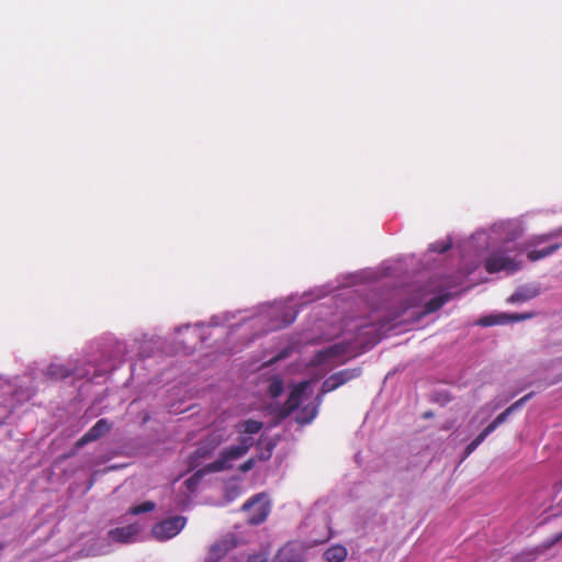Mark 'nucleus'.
Wrapping results in <instances>:
<instances>
[{"label": "nucleus", "mask_w": 562, "mask_h": 562, "mask_svg": "<svg viewBox=\"0 0 562 562\" xmlns=\"http://www.w3.org/2000/svg\"><path fill=\"white\" fill-rule=\"evenodd\" d=\"M72 374V369L67 366L60 363H52L47 367L45 371V375L49 380H61L70 376Z\"/></svg>", "instance_id": "4468645a"}, {"label": "nucleus", "mask_w": 562, "mask_h": 562, "mask_svg": "<svg viewBox=\"0 0 562 562\" xmlns=\"http://www.w3.org/2000/svg\"><path fill=\"white\" fill-rule=\"evenodd\" d=\"M484 267L488 273H496L499 271L514 273L519 269V262L510 258L504 250L498 249L493 251L485 259Z\"/></svg>", "instance_id": "20e7f679"}, {"label": "nucleus", "mask_w": 562, "mask_h": 562, "mask_svg": "<svg viewBox=\"0 0 562 562\" xmlns=\"http://www.w3.org/2000/svg\"><path fill=\"white\" fill-rule=\"evenodd\" d=\"M539 294V289L522 286L517 289L509 297V303H521L536 297Z\"/></svg>", "instance_id": "ddd939ff"}, {"label": "nucleus", "mask_w": 562, "mask_h": 562, "mask_svg": "<svg viewBox=\"0 0 562 562\" xmlns=\"http://www.w3.org/2000/svg\"><path fill=\"white\" fill-rule=\"evenodd\" d=\"M533 313H525V314H501V315H488L480 319L479 324L482 326H494L498 324H506L508 322H519L524 319L531 318Z\"/></svg>", "instance_id": "9d476101"}, {"label": "nucleus", "mask_w": 562, "mask_h": 562, "mask_svg": "<svg viewBox=\"0 0 562 562\" xmlns=\"http://www.w3.org/2000/svg\"><path fill=\"white\" fill-rule=\"evenodd\" d=\"M335 373L339 378V380L342 382V384H346L347 382L360 376L361 369L360 368H350V369L340 370Z\"/></svg>", "instance_id": "aec40b11"}, {"label": "nucleus", "mask_w": 562, "mask_h": 562, "mask_svg": "<svg viewBox=\"0 0 562 562\" xmlns=\"http://www.w3.org/2000/svg\"><path fill=\"white\" fill-rule=\"evenodd\" d=\"M270 509V502L265 493L254 495L241 506V510L248 513V522L254 526L262 524Z\"/></svg>", "instance_id": "7ed1b4c3"}, {"label": "nucleus", "mask_w": 562, "mask_h": 562, "mask_svg": "<svg viewBox=\"0 0 562 562\" xmlns=\"http://www.w3.org/2000/svg\"><path fill=\"white\" fill-rule=\"evenodd\" d=\"M112 428V424L106 418L99 419L76 443L78 448L95 441L108 434Z\"/></svg>", "instance_id": "0eeeda50"}, {"label": "nucleus", "mask_w": 562, "mask_h": 562, "mask_svg": "<svg viewBox=\"0 0 562 562\" xmlns=\"http://www.w3.org/2000/svg\"><path fill=\"white\" fill-rule=\"evenodd\" d=\"M155 509V503L147 501L137 506H133L130 508V514L139 515L143 513H148Z\"/></svg>", "instance_id": "b1692460"}, {"label": "nucleus", "mask_w": 562, "mask_h": 562, "mask_svg": "<svg viewBox=\"0 0 562 562\" xmlns=\"http://www.w3.org/2000/svg\"><path fill=\"white\" fill-rule=\"evenodd\" d=\"M187 519L183 516H173L156 524L151 533L159 541H165L177 536L186 526Z\"/></svg>", "instance_id": "39448f33"}, {"label": "nucleus", "mask_w": 562, "mask_h": 562, "mask_svg": "<svg viewBox=\"0 0 562 562\" xmlns=\"http://www.w3.org/2000/svg\"><path fill=\"white\" fill-rule=\"evenodd\" d=\"M341 385L344 384L336 375V373H333L330 376L325 379L321 387V393L316 396V401H318V404L322 403L324 394L333 392Z\"/></svg>", "instance_id": "f3484780"}, {"label": "nucleus", "mask_w": 562, "mask_h": 562, "mask_svg": "<svg viewBox=\"0 0 562 562\" xmlns=\"http://www.w3.org/2000/svg\"><path fill=\"white\" fill-rule=\"evenodd\" d=\"M561 540H562V532L557 533L552 538L547 539L546 542L543 543V547H544V549H549Z\"/></svg>", "instance_id": "a878e982"}, {"label": "nucleus", "mask_w": 562, "mask_h": 562, "mask_svg": "<svg viewBox=\"0 0 562 562\" xmlns=\"http://www.w3.org/2000/svg\"><path fill=\"white\" fill-rule=\"evenodd\" d=\"M450 299V294H441L429 300L424 307L423 315L440 310Z\"/></svg>", "instance_id": "6ab92c4d"}, {"label": "nucleus", "mask_w": 562, "mask_h": 562, "mask_svg": "<svg viewBox=\"0 0 562 562\" xmlns=\"http://www.w3.org/2000/svg\"><path fill=\"white\" fill-rule=\"evenodd\" d=\"M138 533L139 527L136 524H131L109 530L108 537L113 542L126 544L134 542Z\"/></svg>", "instance_id": "6e6552de"}, {"label": "nucleus", "mask_w": 562, "mask_h": 562, "mask_svg": "<svg viewBox=\"0 0 562 562\" xmlns=\"http://www.w3.org/2000/svg\"><path fill=\"white\" fill-rule=\"evenodd\" d=\"M265 445H266V450L259 454L260 460H268L272 456L274 442H272L271 440H268Z\"/></svg>", "instance_id": "393cba45"}, {"label": "nucleus", "mask_w": 562, "mask_h": 562, "mask_svg": "<svg viewBox=\"0 0 562 562\" xmlns=\"http://www.w3.org/2000/svg\"><path fill=\"white\" fill-rule=\"evenodd\" d=\"M272 562H302V559L300 552L292 544H285L279 549Z\"/></svg>", "instance_id": "f8f14e48"}, {"label": "nucleus", "mask_w": 562, "mask_h": 562, "mask_svg": "<svg viewBox=\"0 0 562 562\" xmlns=\"http://www.w3.org/2000/svg\"><path fill=\"white\" fill-rule=\"evenodd\" d=\"M263 424L258 420L247 419L241 424L243 431L249 435L257 434L261 430Z\"/></svg>", "instance_id": "4be33fe9"}, {"label": "nucleus", "mask_w": 562, "mask_h": 562, "mask_svg": "<svg viewBox=\"0 0 562 562\" xmlns=\"http://www.w3.org/2000/svg\"><path fill=\"white\" fill-rule=\"evenodd\" d=\"M490 434L483 429L465 448L464 459L468 458L485 440Z\"/></svg>", "instance_id": "412c9836"}, {"label": "nucleus", "mask_w": 562, "mask_h": 562, "mask_svg": "<svg viewBox=\"0 0 562 562\" xmlns=\"http://www.w3.org/2000/svg\"><path fill=\"white\" fill-rule=\"evenodd\" d=\"M430 248L432 251L443 254L450 248V244H431Z\"/></svg>", "instance_id": "bb28decb"}, {"label": "nucleus", "mask_w": 562, "mask_h": 562, "mask_svg": "<svg viewBox=\"0 0 562 562\" xmlns=\"http://www.w3.org/2000/svg\"><path fill=\"white\" fill-rule=\"evenodd\" d=\"M318 402L316 404H307L303 406L296 414L295 420L300 425L310 424L317 415Z\"/></svg>", "instance_id": "2eb2a0df"}, {"label": "nucleus", "mask_w": 562, "mask_h": 562, "mask_svg": "<svg viewBox=\"0 0 562 562\" xmlns=\"http://www.w3.org/2000/svg\"><path fill=\"white\" fill-rule=\"evenodd\" d=\"M247 562H267V558L263 554H252Z\"/></svg>", "instance_id": "c85d7f7f"}, {"label": "nucleus", "mask_w": 562, "mask_h": 562, "mask_svg": "<svg viewBox=\"0 0 562 562\" xmlns=\"http://www.w3.org/2000/svg\"><path fill=\"white\" fill-rule=\"evenodd\" d=\"M252 445L254 439L251 437H240L238 445L224 449L214 462L206 464L202 470L198 471L187 481V484L189 485L193 480L201 479L204 473L221 472L231 469V462L245 456Z\"/></svg>", "instance_id": "f03ea898"}, {"label": "nucleus", "mask_w": 562, "mask_h": 562, "mask_svg": "<svg viewBox=\"0 0 562 562\" xmlns=\"http://www.w3.org/2000/svg\"><path fill=\"white\" fill-rule=\"evenodd\" d=\"M341 385L344 384L336 375V373H333L330 376L325 379L321 387V393L316 396V401H318V404L322 403L324 394L333 392Z\"/></svg>", "instance_id": "dca6fc26"}, {"label": "nucleus", "mask_w": 562, "mask_h": 562, "mask_svg": "<svg viewBox=\"0 0 562 562\" xmlns=\"http://www.w3.org/2000/svg\"><path fill=\"white\" fill-rule=\"evenodd\" d=\"M283 392V382L279 378H274L268 387V393L272 398H277Z\"/></svg>", "instance_id": "5701e85b"}, {"label": "nucleus", "mask_w": 562, "mask_h": 562, "mask_svg": "<svg viewBox=\"0 0 562 562\" xmlns=\"http://www.w3.org/2000/svg\"><path fill=\"white\" fill-rule=\"evenodd\" d=\"M532 395H533L532 392L528 393L525 396H522L521 398H519L518 401H516L515 403H513L504 412H502L499 415H497L496 418L493 422H491L484 429L488 434H492L498 426L504 424L513 413L520 409L526 404V402L532 397Z\"/></svg>", "instance_id": "1a4fd4ad"}, {"label": "nucleus", "mask_w": 562, "mask_h": 562, "mask_svg": "<svg viewBox=\"0 0 562 562\" xmlns=\"http://www.w3.org/2000/svg\"><path fill=\"white\" fill-rule=\"evenodd\" d=\"M236 547L234 537H226L214 543L210 549L209 561L217 562L221 560L229 550Z\"/></svg>", "instance_id": "9b49d317"}, {"label": "nucleus", "mask_w": 562, "mask_h": 562, "mask_svg": "<svg viewBox=\"0 0 562 562\" xmlns=\"http://www.w3.org/2000/svg\"><path fill=\"white\" fill-rule=\"evenodd\" d=\"M255 465V461L252 459H248L247 461H245L240 467H239V470L241 472H248L250 471Z\"/></svg>", "instance_id": "cd10ccee"}, {"label": "nucleus", "mask_w": 562, "mask_h": 562, "mask_svg": "<svg viewBox=\"0 0 562 562\" xmlns=\"http://www.w3.org/2000/svg\"><path fill=\"white\" fill-rule=\"evenodd\" d=\"M307 385L308 382L306 381L300 382L291 390L288 400L279 409V418L284 419L288 416H290L296 408H299V405L307 389Z\"/></svg>", "instance_id": "423d86ee"}, {"label": "nucleus", "mask_w": 562, "mask_h": 562, "mask_svg": "<svg viewBox=\"0 0 562 562\" xmlns=\"http://www.w3.org/2000/svg\"><path fill=\"white\" fill-rule=\"evenodd\" d=\"M561 236L562 226L552 232L529 237L522 245L527 259L535 262L553 255L562 247V240L557 241Z\"/></svg>", "instance_id": "f257e3e1"}, {"label": "nucleus", "mask_w": 562, "mask_h": 562, "mask_svg": "<svg viewBox=\"0 0 562 562\" xmlns=\"http://www.w3.org/2000/svg\"><path fill=\"white\" fill-rule=\"evenodd\" d=\"M347 549L344 546H331L324 552V559L327 562H342L347 558Z\"/></svg>", "instance_id": "a211bd4d"}, {"label": "nucleus", "mask_w": 562, "mask_h": 562, "mask_svg": "<svg viewBox=\"0 0 562 562\" xmlns=\"http://www.w3.org/2000/svg\"><path fill=\"white\" fill-rule=\"evenodd\" d=\"M329 356H335L338 353V346L337 345H334L331 347H329L326 351Z\"/></svg>", "instance_id": "c756f323"}]
</instances>
